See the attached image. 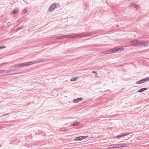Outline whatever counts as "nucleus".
Wrapping results in <instances>:
<instances>
[{
    "instance_id": "7",
    "label": "nucleus",
    "mask_w": 149,
    "mask_h": 149,
    "mask_svg": "<svg viewBox=\"0 0 149 149\" xmlns=\"http://www.w3.org/2000/svg\"><path fill=\"white\" fill-rule=\"evenodd\" d=\"M127 145L126 144H116V148H121L127 146Z\"/></svg>"
},
{
    "instance_id": "8",
    "label": "nucleus",
    "mask_w": 149,
    "mask_h": 149,
    "mask_svg": "<svg viewBox=\"0 0 149 149\" xmlns=\"http://www.w3.org/2000/svg\"><path fill=\"white\" fill-rule=\"evenodd\" d=\"M130 134V133L128 132L126 134H123L122 135H117L116 136V137L118 139H119L120 138L122 137V136H126Z\"/></svg>"
},
{
    "instance_id": "14",
    "label": "nucleus",
    "mask_w": 149,
    "mask_h": 149,
    "mask_svg": "<svg viewBox=\"0 0 149 149\" xmlns=\"http://www.w3.org/2000/svg\"><path fill=\"white\" fill-rule=\"evenodd\" d=\"M147 88H142L141 89H140V90H139L138 91V92L139 93H141V92H143V91L146 90H147Z\"/></svg>"
},
{
    "instance_id": "28",
    "label": "nucleus",
    "mask_w": 149,
    "mask_h": 149,
    "mask_svg": "<svg viewBox=\"0 0 149 149\" xmlns=\"http://www.w3.org/2000/svg\"><path fill=\"white\" fill-rule=\"evenodd\" d=\"M18 64H16L14 65L13 66V67H14V68L16 67H18Z\"/></svg>"
},
{
    "instance_id": "32",
    "label": "nucleus",
    "mask_w": 149,
    "mask_h": 149,
    "mask_svg": "<svg viewBox=\"0 0 149 149\" xmlns=\"http://www.w3.org/2000/svg\"><path fill=\"white\" fill-rule=\"evenodd\" d=\"M9 114V113H7L5 114H4V115H3V116H5Z\"/></svg>"
},
{
    "instance_id": "19",
    "label": "nucleus",
    "mask_w": 149,
    "mask_h": 149,
    "mask_svg": "<svg viewBox=\"0 0 149 149\" xmlns=\"http://www.w3.org/2000/svg\"><path fill=\"white\" fill-rule=\"evenodd\" d=\"M113 49H114L113 50V53H115L116 52H118L119 51H120V49H119V48L118 49H116L115 48H113Z\"/></svg>"
},
{
    "instance_id": "12",
    "label": "nucleus",
    "mask_w": 149,
    "mask_h": 149,
    "mask_svg": "<svg viewBox=\"0 0 149 149\" xmlns=\"http://www.w3.org/2000/svg\"><path fill=\"white\" fill-rule=\"evenodd\" d=\"M108 148H116V144L110 145L108 146Z\"/></svg>"
},
{
    "instance_id": "22",
    "label": "nucleus",
    "mask_w": 149,
    "mask_h": 149,
    "mask_svg": "<svg viewBox=\"0 0 149 149\" xmlns=\"http://www.w3.org/2000/svg\"><path fill=\"white\" fill-rule=\"evenodd\" d=\"M6 73V70H0V73Z\"/></svg>"
},
{
    "instance_id": "26",
    "label": "nucleus",
    "mask_w": 149,
    "mask_h": 149,
    "mask_svg": "<svg viewBox=\"0 0 149 149\" xmlns=\"http://www.w3.org/2000/svg\"><path fill=\"white\" fill-rule=\"evenodd\" d=\"M5 47H6L3 45L0 46V49L5 48Z\"/></svg>"
},
{
    "instance_id": "6",
    "label": "nucleus",
    "mask_w": 149,
    "mask_h": 149,
    "mask_svg": "<svg viewBox=\"0 0 149 149\" xmlns=\"http://www.w3.org/2000/svg\"><path fill=\"white\" fill-rule=\"evenodd\" d=\"M56 5L55 3H53L51 5L49 8V10L50 11H52L55 8Z\"/></svg>"
},
{
    "instance_id": "11",
    "label": "nucleus",
    "mask_w": 149,
    "mask_h": 149,
    "mask_svg": "<svg viewBox=\"0 0 149 149\" xmlns=\"http://www.w3.org/2000/svg\"><path fill=\"white\" fill-rule=\"evenodd\" d=\"M83 139V138L82 136H78L76 137L74 139V140L76 141H81Z\"/></svg>"
},
{
    "instance_id": "24",
    "label": "nucleus",
    "mask_w": 149,
    "mask_h": 149,
    "mask_svg": "<svg viewBox=\"0 0 149 149\" xmlns=\"http://www.w3.org/2000/svg\"><path fill=\"white\" fill-rule=\"evenodd\" d=\"M56 39H62V36H61L56 37Z\"/></svg>"
},
{
    "instance_id": "23",
    "label": "nucleus",
    "mask_w": 149,
    "mask_h": 149,
    "mask_svg": "<svg viewBox=\"0 0 149 149\" xmlns=\"http://www.w3.org/2000/svg\"><path fill=\"white\" fill-rule=\"evenodd\" d=\"M28 11V10L27 9H25L23 10V12L24 14H25Z\"/></svg>"
},
{
    "instance_id": "18",
    "label": "nucleus",
    "mask_w": 149,
    "mask_h": 149,
    "mask_svg": "<svg viewBox=\"0 0 149 149\" xmlns=\"http://www.w3.org/2000/svg\"><path fill=\"white\" fill-rule=\"evenodd\" d=\"M62 39L64 38H67L69 37H70V36L69 35H63V36H62Z\"/></svg>"
},
{
    "instance_id": "29",
    "label": "nucleus",
    "mask_w": 149,
    "mask_h": 149,
    "mask_svg": "<svg viewBox=\"0 0 149 149\" xmlns=\"http://www.w3.org/2000/svg\"><path fill=\"white\" fill-rule=\"evenodd\" d=\"M18 64H16L14 65L13 66V67H14V68L16 67H18Z\"/></svg>"
},
{
    "instance_id": "31",
    "label": "nucleus",
    "mask_w": 149,
    "mask_h": 149,
    "mask_svg": "<svg viewBox=\"0 0 149 149\" xmlns=\"http://www.w3.org/2000/svg\"><path fill=\"white\" fill-rule=\"evenodd\" d=\"M22 27L20 28H17V29H16V30L18 31V30H20V29H22Z\"/></svg>"
},
{
    "instance_id": "25",
    "label": "nucleus",
    "mask_w": 149,
    "mask_h": 149,
    "mask_svg": "<svg viewBox=\"0 0 149 149\" xmlns=\"http://www.w3.org/2000/svg\"><path fill=\"white\" fill-rule=\"evenodd\" d=\"M11 72V69H9L8 70H6V73H9Z\"/></svg>"
},
{
    "instance_id": "16",
    "label": "nucleus",
    "mask_w": 149,
    "mask_h": 149,
    "mask_svg": "<svg viewBox=\"0 0 149 149\" xmlns=\"http://www.w3.org/2000/svg\"><path fill=\"white\" fill-rule=\"evenodd\" d=\"M18 67L21 68L23 66H25V64L24 63L18 64Z\"/></svg>"
},
{
    "instance_id": "2",
    "label": "nucleus",
    "mask_w": 149,
    "mask_h": 149,
    "mask_svg": "<svg viewBox=\"0 0 149 149\" xmlns=\"http://www.w3.org/2000/svg\"><path fill=\"white\" fill-rule=\"evenodd\" d=\"M139 45L142 47H147L148 45V44L146 42L139 40Z\"/></svg>"
},
{
    "instance_id": "17",
    "label": "nucleus",
    "mask_w": 149,
    "mask_h": 149,
    "mask_svg": "<svg viewBox=\"0 0 149 149\" xmlns=\"http://www.w3.org/2000/svg\"><path fill=\"white\" fill-rule=\"evenodd\" d=\"M79 123V122L76 121V122H74V123H72L71 124V125L73 126H76Z\"/></svg>"
},
{
    "instance_id": "21",
    "label": "nucleus",
    "mask_w": 149,
    "mask_h": 149,
    "mask_svg": "<svg viewBox=\"0 0 149 149\" xmlns=\"http://www.w3.org/2000/svg\"><path fill=\"white\" fill-rule=\"evenodd\" d=\"M143 80H144V82H145L146 81H149V77H148L147 78L144 79Z\"/></svg>"
},
{
    "instance_id": "30",
    "label": "nucleus",
    "mask_w": 149,
    "mask_h": 149,
    "mask_svg": "<svg viewBox=\"0 0 149 149\" xmlns=\"http://www.w3.org/2000/svg\"><path fill=\"white\" fill-rule=\"evenodd\" d=\"M124 49L123 48L121 47L119 48V49H120V51H122Z\"/></svg>"
},
{
    "instance_id": "4",
    "label": "nucleus",
    "mask_w": 149,
    "mask_h": 149,
    "mask_svg": "<svg viewBox=\"0 0 149 149\" xmlns=\"http://www.w3.org/2000/svg\"><path fill=\"white\" fill-rule=\"evenodd\" d=\"M139 41L138 40H133L130 41V43L132 45L136 46L139 45Z\"/></svg>"
},
{
    "instance_id": "33",
    "label": "nucleus",
    "mask_w": 149,
    "mask_h": 149,
    "mask_svg": "<svg viewBox=\"0 0 149 149\" xmlns=\"http://www.w3.org/2000/svg\"><path fill=\"white\" fill-rule=\"evenodd\" d=\"M11 72L14 71L15 70V69H11Z\"/></svg>"
},
{
    "instance_id": "34",
    "label": "nucleus",
    "mask_w": 149,
    "mask_h": 149,
    "mask_svg": "<svg viewBox=\"0 0 149 149\" xmlns=\"http://www.w3.org/2000/svg\"><path fill=\"white\" fill-rule=\"evenodd\" d=\"M92 72L93 73H97V72L95 71H93Z\"/></svg>"
},
{
    "instance_id": "9",
    "label": "nucleus",
    "mask_w": 149,
    "mask_h": 149,
    "mask_svg": "<svg viewBox=\"0 0 149 149\" xmlns=\"http://www.w3.org/2000/svg\"><path fill=\"white\" fill-rule=\"evenodd\" d=\"M83 100V98H78L77 99H75L73 100V102L74 103H77L78 102H80L81 101Z\"/></svg>"
},
{
    "instance_id": "10",
    "label": "nucleus",
    "mask_w": 149,
    "mask_h": 149,
    "mask_svg": "<svg viewBox=\"0 0 149 149\" xmlns=\"http://www.w3.org/2000/svg\"><path fill=\"white\" fill-rule=\"evenodd\" d=\"M131 6L132 7H134L136 9H138L139 7L136 4L133 3L131 4Z\"/></svg>"
},
{
    "instance_id": "13",
    "label": "nucleus",
    "mask_w": 149,
    "mask_h": 149,
    "mask_svg": "<svg viewBox=\"0 0 149 149\" xmlns=\"http://www.w3.org/2000/svg\"><path fill=\"white\" fill-rule=\"evenodd\" d=\"M144 82H144V80L143 79H142L140 80L137 81L136 82V84H142V83H144Z\"/></svg>"
},
{
    "instance_id": "15",
    "label": "nucleus",
    "mask_w": 149,
    "mask_h": 149,
    "mask_svg": "<svg viewBox=\"0 0 149 149\" xmlns=\"http://www.w3.org/2000/svg\"><path fill=\"white\" fill-rule=\"evenodd\" d=\"M19 11L18 10H14L11 12V13L15 15L17 14Z\"/></svg>"
},
{
    "instance_id": "20",
    "label": "nucleus",
    "mask_w": 149,
    "mask_h": 149,
    "mask_svg": "<svg viewBox=\"0 0 149 149\" xmlns=\"http://www.w3.org/2000/svg\"><path fill=\"white\" fill-rule=\"evenodd\" d=\"M77 77H73L72 78H71L70 79V80L72 81H75L77 79Z\"/></svg>"
},
{
    "instance_id": "3",
    "label": "nucleus",
    "mask_w": 149,
    "mask_h": 149,
    "mask_svg": "<svg viewBox=\"0 0 149 149\" xmlns=\"http://www.w3.org/2000/svg\"><path fill=\"white\" fill-rule=\"evenodd\" d=\"M113 50L114 49H113V48L109 50H107L105 51L104 52H102L101 54L102 55H103L104 53L106 54L113 53Z\"/></svg>"
},
{
    "instance_id": "1",
    "label": "nucleus",
    "mask_w": 149,
    "mask_h": 149,
    "mask_svg": "<svg viewBox=\"0 0 149 149\" xmlns=\"http://www.w3.org/2000/svg\"><path fill=\"white\" fill-rule=\"evenodd\" d=\"M92 34H93V33H82L78 34H72L70 35H69L70 37H69L72 38H74L76 37H86L88 36H90L92 35Z\"/></svg>"
},
{
    "instance_id": "5",
    "label": "nucleus",
    "mask_w": 149,
    "mask_h": 149,
    "mask_svg": "<svg viewBox=\"0 0 149 149\" xmlns=\"http://www.w3.org/2000/svg\"><path fill=\"white\" fill-rule=\"evenodd\" d=\"M39 62L38 61H30L28 62H26L24 63L25 66H27L29 65H30L32 64H33L35 63H38Z\"/></svg>"
},
{
    "instance_id": "27",
    "label": "nucleus",
    "mask_w": 149,
    "mask_h": 149,
    "mask_svg": "<svg viewBox=\"0 0 149 149\" xmlns=\"http://www.w3.org/2000/svg\"><path fill=\"white\" fill-rule=\"evenodd\" d=\"M82 137L83 138V139L86 138L88 137V136H82Z\"/></svg>"
}]
</instances>
